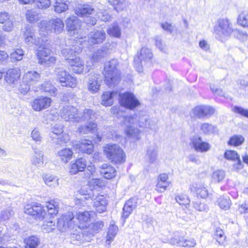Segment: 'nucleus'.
Wrapping results in <instances>:
<instances>
[{
	"mask_svg": "<svg viewBox=\"0 0 248 248\" xmlns=\"http://www.w3.org/2000/svg\"><path fill=\"white\" fill-rule=\"evenodd\" d=\"M137 124L140 127H146L153 130L156 129L155 123L149 119L147 115H126L123 117L122 126L124 129L125 134L128 138L135 140L140 139V130L134 127Z\"/></svg>",
	"mask_w": 248,
	"mask_h": 248,
	"instance_id": "1",
	"label": "nucleus"
},
{
	"mask_svg": "<svg viewBox=\"0 0 248 248\" xmlns=\"http://www.w3.org/2000/svg\"><path fill=\"white\" fill-rule=\"evenodd\" d=\"M91 213L88 211L77 212L75 217L71 212L62 215L58 220V229L61 232H66L69 229L78 227L81 229L87 228L91 220Z\"/></svg>",
	"mask_w": 248,
	"mask_h": 248,
	"instance_id": "2",
	"label": "nucleus"
},
{
	"mask_svg": "<svg viewBox=\"0 0 248 248\" xmlns=\"http://www.w3.org/2000/svg\"><path fill=\"white\" fill-rule=\"evenodd\" d=\"M23 36L26 44L30 45L34 44L39 46L36 52L38 61L39 62H45L46 61L44 59L46 55H50L52 53L50 44L47 42V38L40 36V38L38 37L37 39L34 34L33 28L30 25L26 27Z\"/></svg>",
	"mask_w": 248,
	"mask_h": 248,
	"instance_id": "3",
	"label": "nucleus"
},
{
	"mask_svg": "<svg viewBox=\"0 0 248 248\" xmlns=\"http://www.w3.org/2000/svg\"><path fill=\"white\" fill-rule=\"evenodd\" d=\"M39 32L41 37L46 38V35L51 33L59 34L62 32L64 23L60 18H56L48 21L43 20L39 23Z\"/></svg>",
	"mask_w": 248,
	"mask_h": 248,
	"instance_id": "4",
	"label": "nucleus"
},
{
	"mask_svg": "<svg viewBox=\"0 0 248 248\" xmlns=\"http://www.w3.org/2000/svg\"><path fill=\"white\" fill-rule=\"evenodd\" d=\"M74 51L70 48L62 50L61 53L68 64L69 68L73 72L80 74L83 73L85 65L83 61L78 56H76Z\"/></svg>",
	"mask_w": 248,
	"mask_h": 248,
	"instance_id": "5",
	"label": "nucleus"
},
{
	"mask_svg": "<svg viewBox=\"0 0 248 248\" xmlns=\"http://www.w3.org/2000/svg\"><path fill=\"white\" fill-rule=\"evenodd\" d=\"M118 62L113 59L105 64L104 75L106 84L111 87L118 84L120 80V75L117 66Z\"/></svg>",
	"mask_w": 248,
	"mask_h": 248,
	"instance_id": "6",
	"label": "nucleus"
},
{
	"mask_svg": "<svg viewBox=\"0 0 248 248\" xmlns=\"http://www.w3.org/2000/svg\"><path fill=\"white\" fill-rule=\"evenodd\" d=\"M216 37L222 42L226 40L233 31L232 24L228 19H219L214 27Z\"/></svg>",
	"mask_w": 248,
	"mask_h": 248,
	"instance_id": "7",
	"label": "nucleus"
},
{
	"mask_svg": "<svg viewBox=\"0 0 248 248\" xmlns=\"http://www.w3.org/2000/svg\"><path fill=\"white\" fill-rule=\"evenodd\" d=\"M104 152L108 159L114 163H121L125 161L124 153L116 144L106 145L104 147Z\"/></svg>",
	"mask_w": 248,
	"mask_h": 248,
	"instance_id": "8",
	"label": "nucleus"
},
{
	"mask_svg": "<svg viewBox=\"0 0 248 248\" xmlns=\"http://www.w3.org/2000/svg\"><path fill=\"white\" fill-rule=\"evenodd\" d=\"M24 212L39 220H43L47 217L45 206L38 202L26 204L24 208Z\"/></svg>",
	"mask_w": 248,
	"mask_h": 248,
	"instance_id": "9",
	"label": "nucleus"
},
{
	"mask_svg": "<svg viewBox=\"0 0 248 248\" xmlns=\"http://www.w3.org/2000/svg\"><path fill=\"white\" fill-rule=\"evenodd\" d=\"M68 34L75 38L82 39L85 34L80 28V22L75 16H71L67 18L65 21Z\"/></svg>",
	"mask_w": 248,
	"mask_h": 248,
	"instance_id": "10",
	"label": "nucleus"
},
{
	"mask_svg": "<svg viewBox=\"0 0 248 248\" xmlns=\"http://www.w3.org/2000/svg\"><path fill=\"white\" fill-rule=\"evenodd\" d=\"M59 114L62 119L67 122H79L81 120L78 109L69 105L61 107Z\"/></svg>",
	"mask_w": 248,
	"mask_h": 248,
	"instance_id": "11",
	"label": "nucleus"
},
{
	"mask_svg": "<svg viewBox=\"0 0 248 248\" xmlns=\"http://www.w3.org/2000/svg\"><path fill=\"white\" fill-rule=\"evenodd\" d=\"M119 95L121 105L127 109H133L140 105V101L132 93L126 92Z\"/></svg>",
	"mask_w": 248,
	"mask_h": 248,
	"instance_id": "12",
	"label": "nucleus"
},
{
	"mask_svg": "<svg viewBox=\"0 0 248 248\" xmlns=\"http://www.w3.org/2000/svg\"><path fill=\"white\" fill-rule=\"evenodd\" d=\"M215 112V109L208 105H199L193 108L190 113L191 117L197 118H203L210 117Z\"/></svg>",
	"mask_w": 248,
	"mask_h": 248,
	"instance_id": "13",
	"label": "nucleus"
},
{
	"mask_svg": "<svg viewBox=\"0 0 248 248\" xmlns=\"http://www.w3.org/2000/svg\"><path fill=\"white\" fill-rule=\"evenodd\" d=\"M57 72V78L62 86L71 88L76 87L78 82L76 78L62 69H58Z\"/></svg>",
	"mask_w": 248,
	"mask_h": 248,
	"instance_id": "14",
	"label": "nucleus"
},
{
	"mask_svg": "<svg viewBox=\"0 0 248 248\" xmlns=\"http://www.w3.org/2000/svg\"><path fill=\"white\" fill-rule=\"evenodd\" d=\"M153 53L150 49L146 47H142L141 49L140 53H138L134 58V65L138 72L142 71V62H149L153 58Z\"/></svg>",
	"mask_w": 248,
	"mask_h": 248,
	"instance_id": "15",
	"label": "nucleus"
},
{
	"mask_svg": "<svg viewBox=\"0 0 248 248\" xmlns=\"http://www.w3.org/2000/svg\"><path fill=\"white\" fill-rule=\"evenodd\" d=\"M51 103L52 100L50 98L40 96L32 100L30 104L34 111L39 112L48 108L51 106Z\"/></svg>",
	"mask_w": 248,
	"mask_h": 248,
	"instance_id": "16",
	"label": "nucleus"
},
{
	"mask_svg": "<svg viewBox=\"0 0 248 248\" xmlns=\"http://www.w3.org/2000/svg\"><path fill=\"white\" fill-rule=\"evenodd\" d=\"M191 144L195 151L198 152H206L211 147L209 143L203 141L198 136H195L191 139Z\"/></svg>",
	"mask_w": 248,
	"mask_h": 248,
	"instance_id": "17",
	"label": "nucleus"
},
{
	"mask_svg": "<svg viewBox=\"0 0 248 248\" xmlns=\"http://www.w3.org/2000/svg\"><path fill=\"white\" fill-rule=\"evenodd\" d=\"M78 130L80 133L82 134L93 133L94 137L93 138V140L95 142H98L101 140V137L97 133V125L95 123H90L87 125L80 126L78 128Z\"/></svg>",
	"mask_w": 248,
	"mask_h": 248,
	"instance_id": "18",
	"label": "nucleus"
},
{
	"mask_svg": "<svg viewBox=\"0 0 248 248\" xmlns=\"http://www.w3.org/2000/svg\"><path fill=\"white\" fill-rule=\"evenodd\" d=\"M106 34L103 30H94L91 31L88 36V43L90 45L99 44L105 40Z\"/></svg>",
	"mask_w": 248,
	"mask_h": 248,
	"instance_id": "19",
	"label": "nucleus"
},
{
	"mask_svg": "<svg viewBox=\"0 0 248 248\" xmlns=\"http://www.w3.org/2000/svg\"><path fill=\"white\" fill-rule=\"evenodd\" d=\"M168 179L169 176L165 173L159 175L157 177L155 190L159 193H163L166 190L170 184V182L168 181Z\"/></svg>",
	"mask_w": 248,
	"mask_h": 248,
	"instance_id": "20",
	"label": "nucleus"
},
{
	"mask_svg": "<svg viewBox=\"0 0 248 248\" xmlns=\"http://www.w3.org/2000/svg\"><path fill=\"white\" fill-rule=\"evenodd\" d=\"M45 158L43 151L36 150L31 157V164L36 168L42 167L45 165Z\"/></svg>",
	"mask_w": 248,
	"mask_h": 248,
	"instance_id": "21",
	"label": "nucleus"
},
{
	"mask_svg": "<svg viewBox=\"0 0 248 248\" xmlns=\"http://www.w3.org/2000/svg\"><path fill=\"white\" fill-rule=\"evenodd\" d=\"M86 161L85 158H80L77 159L74 163H71L69 167L71 174H76L79 171H83L86 167Z\"/></svg>",
	"mask_w": 248,
	"mask_h": 248,
	"instance_id": "22",
	"label": "nucleus"
},
{
	"mask_svg": "<svg viewBox=\"0 0 248 248\" xmlns=\"http://www.w3.org/2000/svg\"><path fill=\"white\" fill-rule=\"evenodd\" d=\"M224 157L226 159L232 161H237L236 163L233 164L234 169L239 170L243 168V164L240 160V156L237 153L233 150H227L224 154Z\"/></svg>",
	"mask_w": 248,
	"mask_h": 248,
	"instance_id": "23",
	"label": "nucleus"
},
{
	"mask_svg": "<svg viewBox=\"0 0 248 248\" xmlns=\"http://www.w3.org/2000/svg\"><path fill=\"white\" fill-rule=\"evenodd\" d=\"M107 200L106 198L101 195L96 196L93 199V206L99 213H102L107 209Z\"/></svg>",
	"mask_w": 248,
	"mask_h": 248,
	"instance_id": "24",
	"label": "nucleus"
},
{
	"mask_svg": "<svg viewBox=\"0 0 248 248\" xmlns=\"http://www.w3.org/2000/svg\"><path fill=\"white\" fill-rule=\"evenodd\" d=\"M75 13L79 16H88L94 14L95 12L93 7L90 4L79 5L75 9Z\"/></svg>",
	"mask_w": 248,
	"mask_h": 248,
	"instance_id": "25",
	"label": "nucleus"
},
{
	"mask_svg": "<svg viewBox=\"0 0 248 248\" xmlns=\"http://www.w3.org/2000/svg\"><path fill=\"white\" fill-rule=\"evenodd\" d=\"M137 199L132 198L125 202L123 208V217L126 219L137 207Z\"/></svg>",
	"mask_w": 248,
	"mask_h": 248,
	"instance_id": "26",
	"label": "nucleus"
},
{
	"mask_svg": "<svg viewBox=\"0 0 248 248\" xmlns=\"http://www.w3.org/2000/svg\"><path fill=\"white\" fill-rule=\"evenodd\" d=\"M101 173L107 179H110L114 177L116 171L115 168L108 163L103 164L100 167Z\"/></svg>",
	"mask_w": 248,
	"mask_h": 248,
	"instance_id": "27",
	"label": "nucleus"
},
{
	"mask_svg": "<svg viewBox=\"0 0 248 248\" xmlns=\"http://www.w3.org/2000/svg\"><path fill=\"white\" fill-rule=\"evenodd\" d=\"M20 76V70L19 68H11L9 69L5 76V80L9 84L15 83Z\"/></svg>",
	"mask_w": 248,
	"mask_h": 248,
	"instance_id": "28",
	"label": "nucleus"
},
{
	"mask_svg": "<svg viewBox=\"0 0 248 248\" xmlns=\"http://www.w3.org/2000/svg\"><path fill=\"white\" fill-rule=\"evenodd\" d=\"M76 147L82 153L90 154L93 152V145L91 140L84 139L80 143L76 144Z\"/></svg>",
	"mask_w": 248,
	"mask_h": 248,
	"instance_id": "29",
	"label": "nucleus"
},
{
	"mask_svg": "<svg viewBox=\"0 0 248 248\" xmlns=\"http://www.w3.org/2000/svg\"><path fill=\"white\" fill-rule=\"evenodd\" d=\"M57 155L62 162L67 163L72 158L73 152L69 148H64L58 151Z\"/></svg>",
	"mask_w": 248,
	"mask_h": 248,
	"instance_id": "30",
	"label": "nucleus"
},
{
	"mask_svg": "<svg viewBox=\"0 0 248 248\" xmlns=\"http://www.w3.org/2000/svg\"><path fill=\"white\" fill-rule=\"evenodd\" d=\"M190 190L192 192H195L198 197L202 199L206 198L209 195V192L207 189L202 186L198 185H192L190 187Z\"/></svg>",
	"mask_w": 248,
	"mask_h": 248,
	"instance_id": "31",
	"label": "nucleus"
},
{
	"mask_svg": "<svg viewBox=\"0 0 248 248\" xmlns=\"http://www.w3.org/2000/svg\"><path fill=\"white\" fill-rule=\"evenodd\" d=\"M200 129L204 135H212L217 131V128L215 125L208 123L201 124Z\"/></svg>",
	"mask_w": 248,
	"mask_h": 248,
	"instance_id": "32",
	"label": "nucleus"
},
{
	"mask_svg": "<svg viewBox=\"0 0 248 248\" xmlns=\"http://www.w3.org/2000/svg\"><path fill=\"white\" fill-rule=\"evenodd\" d=\"M117 94L118 93L114 92L104 93L102 96V105L105 106L112 105L113 102V99Z\"/></svg>",
	"mask_w": 248,
	"mask_h": 248,
	"instance_id": "33",
	"label": "nucleus"
},
{
	"mask_svg": "<svg viewBox=\"0 0 248 248\" xmlns=\"http://www.w3.org/2000/svg\"><path fill=\"white\" fill-rule=\"evenodd\" d=\"M100 83L97 75L92 76L89 79L88 83V90L92 93L97 92L100 87Z\"/></svg>",
	"mask_w": 248,
	"mask_h": 248,
	"instance_id": "34",
	"label": "nucleus"
},
{
	"mask_svg": "<svg viewBox=\"0 0 248 248\" xmlns=\"http://www.w3.org/2000/svg\"><path fill=\"white\" fill-rule=\"evenodd\" d=\"M118 230V228L117 226L114 224L109 225L108 228L107 234L106 237V243L107 245H110V243L114 240V239L117 233Z\"/></svg>",
	"mask_w": 248,
	"mask_h": 248,
	"instance_id": "35",
	"label": "nucleus"
},
{
	"mask_svg": "<svg viewBox=\"0 0 248 248\" xmlns=\"http://www.w3.org/2000/svg\"><path fill=\"white\" fill-rule=\"evenodd\" d=\"M25 248H35L40 243V239L36 236H28L24 240Z\"/></svg>",
	"mask_w": 248,
	"mask_h": 248,
	"instance_id": "36",
	"label": "nucleus"
},
{
	"mask_svg": "<svg viewBox=\"0 0 248 248\" xmlns=\"http://www.w3.org/2000/svg\"><path fill=\"white\" fill-rule=\"evenodd\" d=\"M46 211H47V216L49 215L55 216L58 213L59 204L58 202L54 200H51L46 203L45 206Z\"/></svg>",
	"mask_w": 248,
	"mask_h": 248,
	"instance_id": "37",
	"label": "nucleus"
},
{
	"mask_svg": "<svg viewBox=\"0 0 248 248\" xmlns=\"http://www.w3.org/2000/svg\"><path fill=\"white\" fill-rule=\"evenodd\" d=\"M45 183L47 186L55 187L59 185V179L55 175L47 174L43 177Z\"/></svg>",
	"mask_w": 248,
	"mask_h": 248,
	"instance_id": "38",
	"label": "nucleus"
},
{
	"mask_svg": "<svg viewBox=\"0 0 248 248\" xmlns=\"http://www.w3.org/2000/svg\"><path fill=\"white\" fill-rule=\"evenodd\" d=\"M225 172L222 170H217L213 172L211 175V181L214 183H221L225 179Z\"/></svg>",
	"mask_w": 248,
	"mask_h": 248,
	"instance_id": "39",
	"label": "nucleus"
},
{
	"mask_svg": "<svg viewBox=\"0 0 248 248\" xmlns=\"http://www.w3.org/2000/svg\"><path fill=\"white\" fill-rule=\"evenodd\" d=\"M107 1L117 12L122 11L126 8L125 0H107Z\"/></svg>",
	"mask_w": 248,
	"mask_h": 248,
	"instance_id": "40",
	"label": "nucleus"
},
{
	"mask_svg": "<svg viewBox=\"0 0 248 248\" xmlns=\"http://www.w3.org/2000/svg\"><path fill=\"white\" fill-rule=\"evenodd\" d=\"M54 11L57 13H61L68 9V5L64 0H56L53 5Z\"/></svg>",
	"mask_w": 248,
	"mask_h": 248,
	"instance_id": "41",
	"label": "nucleus"
},
{
	"mask_svg": "<svg viewBox=\"0 0 248 248\" xmlns=\"http://www.w3.org/2000/svg\"><path fill=\"white\" fill-rule=\"evenodd\" d=\"M107 33L109 36L116 38H120L121 35V29L116 24L109 26L107 30Z\"/></svg>",
	"mask_w": 248,
	"mask_h": 248,
	"instance_id": "42",
	"label": "nucleus"
},
{
	"mask_svg": "<svg viewBox=\"0 0 248 248\" xmlns=\"http://www.w3.org/2000/svg\"><path fill=\"white\" fill-rule=\"evenodd\" d=\"M41 90L49 94L52 96H55L57 94V90L49 82H44L41 86Z\"/></svg>",
	"mask_w": 248,
	"mask_h": 248,
	"instance_id": "43",
	"label": "nucleus"
},
{
	"mask_svg": "<svg viewBox=\"0 0 248 248\" xmlns=\"http://www.w3.org/2000/svg\"><path fill=\"white\" fill-rule=\"evenodd\" d=\"M157 157V149L155 147H150L148 148L147 154L146 158L147 160L151 163H154Z\"/></svg>",
	"mask_w": 248,
	"mask_h": 248,
	"instance_id": "44",
	"label": "nucleus"
},
{
	"mask_svg": "<svg viewBox=\"0 0 248 248\" xmlns=\"http://www.w3.org/2000/svg\"><path fill=\"white\" fill-rule=\"evenodd\" d=\"M40 76L35 71H29L25 74L23 79L25 82L37 81L40 79Z\"/></svg>",
	"mask_w": 248,
	"mask_h": 248,
	"instance_id": "45",
	"label": "nucleus"
},
{
	"mask_svg": "<svg viewBox=\"0 0 248 248\" xmlns=\"http://www.w3.org/2000/svg\"><path fill=\"white\" fill-rule=\"evenodd\" d=\"M27 20L30 23L37 21L40 18V15L37 13L33 9L28 10L26 13Z\"/></svg>",
	"mask_w": 248,
	"mask_h": 248,
	"instance_id": "46",
	"label": "nucleus"
},
{
	"mask_svg": "<svg viewBox=\"0 0 248 248\" xmlns=\"http://www.w3.org/2000/svg\"><path fill=\"white\" fill-rule=\"evenodd\" d=\"M55 229V222L51 219L49 221H45L42 226V230L44 232L49 233Z\"/></svg>",
	"mask_w": 248,
	"mask_h": 248,
	"instance_id": "47",
	"label": "nucleus"
},
{
	"mask_svg": "<svg viewBox=\"0 0 248 248\" xmlns=\"http://www.w3.org/2000/svg\"><path fill=\"white\" fill-rule=\"evenodd\" d=\"M78 193L83 197L79 198V200H88L93 197V192L91 190H88L86 187H82L78 191Z\"/></svg>",
	"mask_w": 248,
	"mask_h": 248,
	"instance_id": "48",
	"label": "nucleus"
},
{
	"mask_svg": "<svg viewBox=\"0 0 248 248\" xmlns=\"http://www.w3.org/2000/svg\"><path fill=\"white\" fill-rule=\"evenodd\" d=\"M104 227V223L102 221H97L93 223L90 226L89 225V230L91 231V236L98 233Z\"/></svg>",
	"mask_w": 248,
	"mask_h": 248,
	"instance_id": "49",
	"label": "nucleus"
},
{
	"mask_svg": "<svg viewBox=\"0 0 248 248\" xmlns=\"http://www.w3.org/2000/svg\"><path fill=\"white\" fill-rule=\"evenodd\" d=\"M237 23L243 27H248V12L243 11L239 15L237 18Z\"/></svg>",
	"mask_w": 248,
	"mask_h": 248,
	"instance_id": "50",
	"label": "nucleus"
},
{
	"mask_svg": "<svg viewBox=\"0 0 248 248\" xmlns=\"http://www.w3.org/2000/svg\"><path fill=\"white\" fill-rule=\"evenodd\" d=\"M218 204L222 209L228 210L231 205V201L229 197H220L218 202Z\"/></svg>",
	"mask_w": 248,
	"mask_h": 248,
	"instance_id": "51",
	"label": "nucleus"
},
{
	"mask_svg": "<svg viewBox=\"0 0 248 248\" xmlns=\"http://www.w3.org/2000/svg\"><path fill=\"white\" fill-rule=\"evenodd\" d=\"M24 54V51L22 49H15L10 54L11 59L13 61H19L22 59Z\"/></svg>",
	"mask_w": 248,
	"mask_h": 248,
	"instance_id": "52",
	"label": "nucleus"
},
{
	"mask_svg": "<svg viewBox=\"0 0 248 248\" xmlns=\"http://www.w3.org/2000/svg\"><path fill=\"white\" fill-rule=\"evenodd\" d=\"M176 201L180 205H187L190 203V200L187 195L181 194L177 195L175 198Z\"/></svg>",
	"mask_w": 248,
	"mask_h": 248,
	"instance_id": "53",
	"label": "nucleus"
},
{
	"mask_svg": "<svg viewBox=\"0 0 248 248\" xmlns=\"http://www.w3.org/2000/svg\"><path fill=\"white\" fill-rule=\"evenodd\" d=\"M183 237L180 236L178 232L174 233L173 236L170 239L169 243L172 245L181 246Z\"/></svg>",
	"mask_w": 248,
	"mask_h": 248,
	"instance_id": "54",
	"label": "nucleus"
},
{
	"mask_svg": "<svg viewBox=\"0 0 248 248\" xmlns=\"http://www.w3.org/2000/svg\"><path fill=\"white\" fill-rule=\"evenodd\" d=\"M31 137L32 140L37 144H39L42 141V137L39 131L36 129H33L31 133Z\"/></svg>",
	"mask_w": 248,
	"mask_h": 248,
	"instance_id": "55",
	"label": "nucleus"
},
{
	"mask_svg": "<svg viewBox=\"0 0 248 248\" xmlns=\"http://www.w3.org/2000/svg\"><path fill=\"white\" fill-rule=\"evenodd\" d=\"M96 118L95 114L93 110L89 109H85L83 111V116H80V121L82 120H93Z\"/></svg>",
	"mask_w": 248,
	"mask_h": 248,
	"instance_id": "56",
	"label": "nucleus"
},
{
	"mask_svg": "<svg viewBox=\"0 0 248 248\" xmlns=\"http://www.w3.org/2000/svg\"><path fill=\"white\" fill-rule=\"evenodd\" d=\"M34 3L35 5L39 9H46L51 5L50 0H35Z\"/></svg>",
	"mask_w": 248,
	"mask_h": 248,
	"instance_id": "57",
	"label": "nucleus"
},
{
	"mask_svg": "<svg viewBox=\"0 0 248 248\" xmlns=\"http://www.w3.org/2000/svg\"><path fill=\"white\" fill-rule=\"evenodd\" d=\"M244 140V138L241 136H234L232 137L229 141V144L233 146H238L241 144Z\"/></svg>",
	"mask_w": 248,
	"mask_h": 248,
	"instance_id": "58",
	"label": "nucleus"
},
{
	"mask_svg": "<svg viewBox=\"0 0 248 248\" xmlns=\"http://www.w3.org/2000/svg\"><path fill=\"white\" fill-rule=\"evenodd\" d=\"M14 214V212L11 207H8L1 212L0 218L4 221L9 219Z\"/></svg>",
	"mask_w": 248,
	"mask_h": 248,
	"instance_id": "59",
	"label": "nucleus"
},
{
	"mask_svg": "<svg viewBox=\"0 0 248 248\" xmlns=\"http://www.w3.org/2000/svg\"><path fill=\"white\" fill-rule=\"evenodd\" d=\"M181 246L186 248H192L196 245V241L193 238L185 239L183 237V241L181 242Z\"/></svg>",
	"mask_w": 248,
	"mask_h": 248,
	"instance_id": "60",
	"label": "nucleus"
},
{
	"mask_svg": "<svg viewBox=\"0 0 248 248\" xmlns=\"http://www.w3.org/2000/svg\"><path fill=\"white\" fill-rule=\"evenodd\" d=\"M106 55V52L105 51L101 49L98 50L93 53L92 60L93 62H97L101 58L105 57Z\"/></svg>",
	"mask_w": 248,
	"mask_h": 248,
	"instance_id": "61",
	"label": "nucleus"
},
{
	"mask_svg": "<svg viewBox=\"0 0 248 248\" xmlns=\"http://www.w3.org/2000/svg\"><path fill=\"white\" fill-rule=\"evenodd\" d=\"M44 59L46 60L45 62H39L41 64L48 66L54 64L56 61V57L54 56H52L51 54L50 55H46V56H45Z\"/></svg>",
	"mask_w": 248,
	"mask_h": 248,
	"instance_id": "62",
	"label": "nucleus"
},
{
	"mask_svg": "<svg viewBox=\"0 0 248 248\" xmlns=\"http://www.w3.org/2000/svg\"><path fill=\"white\" fill-rule=\"evenodd\" d=\"M216 236H217V240L220 244H223L225 239V236L224 235V232L223 231L217 228L216 229Z\"/></svg>",
	"mask_w": 248,
	"mask_h": 248,
	"instance_id": "63",
	"label": "nucleus"
},
{
	"mask_svg": "<svg viewBox=\"0 0 248 248\" xmlns=\"http://www.w3.org/2000/svg\"><path fill=\"white\" fill-rule=\"evenodd\" d=\"M13 21L14 19H10L5 23H3V26L2 27L3 30L7 32L12 31L14 29Z\"/></svg>",
	"mask_w": 248,
	"mask_h": 248,
	"instance_id": "64",
	"label": "nucleus"
}]
</instances>
